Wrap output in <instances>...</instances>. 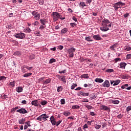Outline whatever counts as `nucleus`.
<instances>
[{
	"label": "nucleus",
	"instance_id": "nucleus-1",
	"mask_svg": "<svg viewBox=\"0 0 131 131\" xmlns=\"http://www.w3.org/2000/svg\"><path fill=\"white\" fill-rule=\"evenodd\" d=\"M101 23L102 26L100 27V30H101V31H108V30L111 28V23H110V21L107 19H104L101 21Z\"/></svg>",
	"mask_w": 131,
	"mask_h": 131
},
{
	"label": "nucleus",
	"instance_id": "nucleus-2",
	"mask_svg": "<svg viewBox=\"0 0 131 131\" xmlns=\"http://www.w3.org/2000/svg\"><path fill=\"white\" fill-rule=\"evenodd\" d=\"M51 16L52 17L53 21L54 22L58 21L59 19H60V20H64L65 19V17H62V15H60V14L58 12H53L51 14Z\"/></svg>",
	"mask_w": 131,
	"mask_h": 131
},
{
	"label": "nucleus",
	"instance_id": "nucleus-3",
	"mask_svg": "<svg viewBox=\"0 0 131 131\" xmlns=\"http://www.w3.org/2000/svg\"><path fill=\"white\" fill-rule=\"evenodd\" d=\"M50 117V116L47 115V114H43L37 118V120L39 121H47L48 118Z\"/></svg>",
	"mask_w": 131,
	"mask_h": 131
},
{
	"label": "nucleus",
	"instance_id": "nucleus-4",
	"mask_svg": "<svg viewBox=\"0 0 131 131\" xmlns=\"http://www.w3.org/2000/svg\"><path fill=\"white\" fill-rule=\"evenodd\" d=\"M76 51V49L72 47L70 49L68 50V53H69V57L70 58H73L74 57V52H75Z\"/></svg>",
	"mask_w": 131,
	"mask_h": 131
},
{
	"label": "nucleus",
	"instance_id": "nucleus-5",
	"mask_svg": "<svg viewBox=\"0 0 131 131\" xmlns=\"http://www.w3.org/2000/svg\"><path fill=\"white\" fill-rule=\"evenodd\" d=\"M15 37L16 38H20L22 39L25 38V34H24V33H19L15 34Z\"/></svg>",
	"mask_w": 131,
	"mask_h": 131
},
{
	"label": "nucleus",
	"instance_id": "nucleus-6",
	"mask_svg": "<svg viewBox=\"0 0 131 131\" xmlns=\"http://www.w3.org/2000/svg\"><path fill=\"white\" fill-rule=\"evenodd\" d=\"M16 112L18 113H20V114H26V113H28V112L25 110L24 108H21L16 111Z\"/></svg>",
	"mask_w": 131,
	"mask_h": 131
},
{
	"label": "nucleus",
	"instance_id": "nucleus-7",
	"mask_svg": "<svg viewBox=\"0 0 131 131\" xmlns=\"http://www.w3.org/2000/svg\"><path fill=\"white\" fill-rule=\"evenodd\" d=\"M102 86L103 88H110V82L108 80H105L102 84Z\"/></svg>",
	"mask_w": 131,
	"mask_h": 131
},
{
	"label": "nucleus",
	"instance_id": "nucleus-8",
	"mask_svg": "<svg viewBox=\"0 0 131 131\" xmlns=\"http://www.w3.org/2000/svg\"><path fill=\"white\" fill-rule=\"evenodd\" d=\"M120 83V80H117L116 81L113 80L111 81V84H113V85L115 86L119 84Z\"/></svg>",
	"mask_w": 131,
	"mask_h": 131
},
{
	"label": "nucleus",
	"instance_id": "nucleus-9",
	"mask_svg": "<svg viewBox=\"0 0 131 131\" xmlns=\"http://www.w3.org/2000/svg\"><path fill=\"white\" fill-rule=\"evenodd\" d=\"M50 121L52 125H56V119H55L53 116L50 117Z\"/></svg>",
	"mask_w": 131,
	"mask_h": 131
},
{
	"label": "nucleus",
	"instance_id": "nucleus-10",
	"mask_svg": "<svg viewBox=\"0 0 131 131\" xmlns=\"http://www.w3.org/2000/svg\"><path fill=\"white\" fill-rule=\"evenodd\" d=\"M93 38L95 40H102V38L99 35H93Z\"/></svg>",
	"mask_w": 131,
	"mask_h": 131
},
{
	"label": "nucleus",
	"instance_id": "nucleus-11",
	"mask_svg": "<svg viewBox=\"0 0 131 131\" xmlns=\"http://www.w3.org/2000/svg\"><path fill=\"white\" fill-rule=\"evenodd\" d=\"M15 84H16V81H13L12 82H9V83L8 84V86H9V88L12 89L14 88V86H15Z\"/></svg>",
	"mask_w": 131,
	"mask_h": 131
},
{
	"label": "nucleus",
	"instance_id": "nucleus-12",
	"mask_svg": "<svg viewBox=\"0 0 131 131\" xmlns=\"http://www.w3.org/2000/svg\"><path fill=\"white\" fill-rule=\"evenodd\" d=\"M32 106H35V107H37V104H38V101L37 100H33L31 102Z\"/></svg>",
	"mask_w": 131,
	"mask_h": 131
},
{
	"label": "nucleus",
	"instance_id": "nucleus-13",
	"mask_svg": "<svg viewBox=\"0 0 131 131\" xmlns=\"http://www.w3.org/2000/svg\"><path fill=\"white\" fill-rule=\"evenodd\" d=\"M48 22V21L47 20V19L46 18H43V19H40V23L42 25H46V24Z\"/></svg>",
	"mask_w": 131,
	"mask_h": 131
},
{
	"label": "nucleus",
	"instance_id": "nucleus-14",
	"mask_svg": "<svg viewBox=\"0 0 131 131\" xmlns=\"http://www.w3.org/2000/svg\"><path fill=\"white\" fill-rule=\"evenodd\" d=\"M68 32V28H64L62 29L61 31V34L63 35L65 34V33H67Z\"/></svg>",
	"mask_w": 131,
	"mask_h": 131
},
{
	"label": "nucleus",
	"instance_id": "nucleus-15",
	"mask_svg": "<svg viewBox=\"0 0 131 131\" xmlns=\"http://www.w3.org/2000/svg\"><path fill=\"white\" fill-rule=\"evenodd\" d=\"M100 108H101V110H104V111L109 110V107L106 105H101L100 106Z\"/></svg>",
	"mask_w": 131,
	"mask_h": 131
},
{
	"label": "nucleus",
	"instance_id": "nucleus-16",
	"mask_svg": "<svg viewBox=\"0 0 131 131\" xmlns=\"http://www.w3.org/2000/svg\"><path fill=\"white\" fill-rule=\"evenodd\" d=\"M80 8H81V9H83L84 7H86V5H85V3L84 2H80L79 5Z\"/></svg>",
	"mask_w": 131,
	"mask_h": 131
},
{
	"label": "nucleus",
	"instance_id": "nucleus-17",
	"mask_svg": "<svg viewBox=\"0 0 131 131\" xmlns=\"http://www.w3.org/2000/svg\"><path fill=\"white\" fill-rule=\"evenodd\" d=\"M95 81L96 82H99V83H102V82L104 81V80H103V79H101V78H97L95 79Z\"/></svg>",
	"mask_w": 131,
	"mask_h": 131
},
{
	"label": "nucleus",
	"instance_id": "nucleus-18",
	"mask_svg": "<svg viewBox=\"0 0 131 131\" xmlns=\"http://www.w3.org/2000/svg\"><path fill=\"white\" fill-rule=\"evenodd\" d=\"M16 92L17 93H22L23 92V88L21 86H18L16 88Z\"/></svg>",
	"mask_w": 131,
	"mask_h": 131
},
{
	"label": "nucleus",
	"instance_id": "nucleus-19",
	"mask_svg": "<svg viewBox=\"0 0 131 131\" xmlns=\"http://www.w3.org/2000/svg\"><path fill=\"white\" fill-rule=\"evenodd\" d=\"M52 81V79L51 78H48L46 79L45 81H42V83L45 84H48V83H50L51 81Z\"/></svg>",
	"mask_w": 131,
	"mask_h": 131
},
{
	"label": "nucleus",
	"instance_id": "nucleus-20",
	"mask_svg": "<svg viewBox=\"0 0 131 131\" xmlns=\"http://www.w3.org/2000/svg\"><path fill=\"white\" fill-rule=\"evenodd\" d=\"M125 66H126V63H125V62H121L120 64V68L125 69Z\"/></svg>",
	"mask_w": 131,
	"mask_h": 131
},
{
	"label": "nucleus",
	"instance_id": "nucleus-21",
	"mask_svg": "<svg viewBox=\"0 0 131 131\" xmlns=\"http://www.w3.org/2000/svg\"><path fill=\"white\" fill-rule=\"evenodd\" d=\"M26 120L25 119V118H22L20 120H18V123H19V124H24Z\"/></svg>",
	"mask_w": 131,
	"mask_h": 131
},
{
	"label": "nucleus",
	"instance_id": "nucleus-22",
	"mask_svg": "<svg viewBox=\"0 0 131 131\" xmlns=\"http://www.w3.org/2000/svg\"><path fill=\"white\" fill-rule=\"evenodd\" d=\"M62 114H63L64 116L68 117V116H70V115H71V113L68 111H66V112H63Z\"/></svg>",
	"mask_w": 131,
	"mask_h": 131
},
{
	"label": "nucleus",
	"instance_id": "nucleus-23",
	"mask_svg": "<svg viewBox=\"0 0 131 131\" xmlns=\"http://www.w3.org/2000/svg\"><path fill=\"white\" fill-rule=\"evenodd\" d=\"M116 48H117V44L115 43L112 45V46H111L110 47V49H111V50H113V51H115V49H116Z\"/></svg>",
	"mask_w": 131,
	"mask_h": 131
},
{
	"label": "nucleus",
	"instance_id": "nucleus-24",
	"mask_svg": "<svg viewBox=\"0 0 131 131\" xmlns=\"http://www.w3.org/2000/svg\"><path fill=\"white\" fill-rule=\"evenodd\" d=\"M119 100H116V99H113V100H112V103L113 104H119Z\"/></svg>",
	"mask_w": 131,
	"mask_h": 131
},
{
	"label": "nucleus",
	"instance_id": "nucleus-25",
	"mask_svg": "<svg viewBox=\"0 0 131 131\" xmlns=\"http://www.w3.org/2000/svg\"><path fill=\"white\" fill-rule=\"evenodd\" d=\"M66 76H62L61 78H60V80L63 82V83H66Z\"/></svg>",
	"mask_w": 131,
	"mask_h": 131
},
{
	"label": "nucleus",
	"instance_id": "nucleus-26",
	"mask_svg": "<svg viewBox=\"0 0 131 131\" xmlns=\"http://www.w3.org/2000/svg\"><path fill=\"white\" fill-rule=\"evenodd\" d=\"M80 77L81 78H89L90 77L88 74H85L81 75Z\"/></svg>",
	"mask_w": 131,
	"mask_h": 131
},
{
	"label": "nucleus",
	"instance_id": "nucleus-27",
	"mask_svg": "<svg viewBox=\"0 0 131 131\" xmlns=\"http://www.w3.org/2000/svg\"><path fill=\"white\" fill-rule=\"evenodd\" d=\"M25 68H26V69H28V70H31V69H32V68H33V67H28V66H27L23 67V72H24Z\"/></svg>",
	"mask_w": 131,
	"mask_h": 131
},
{
	"label": "nucleus",
	"instance_id": "nucleus-28",
	"mask_svg": "<svg viewBox=\"0 0 131 131\" xmlns=\"http://www.w3.org/2000/svg\"><path fill=\"white\" fill-rule=\"evenodd\" d=\"M35 20H39L40 19V14L38 13L36 16L34 17Z\"/></svg>",
	"mask_w": 131,
	"mask_h": 131
},
{
	"label": "nucleus",
	"instance_id": "nucleus-29",
	"mask_svg": "<svg viewBox=\"0 0 131 131\" xmlns=\"http://www.w3.org/2000/svg\"><path fill=\"white\" fill-rule=\"evenodd\" d=\"M24 31L25 32H28V33H30V32H31V29L28 27L26 29H24Z\"/></svg>",
	"mask_w": 131,
	"mask_h": 131
},
{
	"label": "nucleus",
	"instance_id": "nucleus-30",
	"mask_svg": "<svg viewBox=\"0 0 131 131\" xmlns=\"http://www.w3.org/2000/svg\"><path fill=\"white\" fill-rule=\"evenodd\" d=\"M113 5H114V6H123V5H124V4L122 2H118L115 4H114Z\"/></svg>",
	"mask_w": 131,
	"mask_h": 131
},
{
	"label": "nucleus",
	"instance_id": "nucleus-31",
	"mask_svg": "<svg viewBox=\"0 0 131 131\" xmlns=\"http://www.w3.org/2000/svg\"><path fill=\"white\" fill-rule=\"evenodd\" d=\"M89 97L90 99H91V100H93V99H96V95H95V94L94 93L90 94Z\"/></svg>",
	"mask_w": 131,
	"mask_h": 131
},
{
	"label": "nucleus",
	"instance_id": "nucleus-32",
	"mask_svg": "<svg viewBox=\"0 0 131 131\" xmlns=\"http://www.w3.org/2000/svg\"><path fill=\"white\" fill-rule=\"evenodd\" d=\"M80 108V106L79 105H73L72 107V109H79Z\"/></svg>",
	"mask_w": 131,
	"mask_h": 131
},
{
	"label": "nucleus",
	"instance_id": "nucleus-33",
	"mask_svg": "<svg viewBox=\"0 0 131 131\" xmlns=\"http://www.w3.org/2000/svg\"><path fill=\"white\" fill-rule=\"evenodd\" d=\"M40 104L42 105V106H45V105H47L48 104V101L46 100H42L40 102Z\"/></svg>",
	"mask_w": 131,
	"mask_h": 131
},
{
	"label": "nucleus",
	"instance_id": "nucleus-34",
	"mask_svg": "<svg viewBox=\"0 0 131 131\" xmlns=\"http://www.w3.org/2000/svg\"><path fill=\"white\" fill-rule=\"evenodd\" d=\"M55 62H56V60L55 58H51L49 61L50 64H53V63H55Z\"/></svg>",
	"mask_w": 131,
	"mask_h": 131
},
{
	"label": "nucleus",
	"instance_id": "nucleus-35",
	"mask_svg": "<svg viewBox=\"0 0 131 131\" xmlns=\"http://www.w3.org/2000/svg\"><path fill=\"white\" fill-rule=\"evenodd\" d=\"M85 39L87 41H93V40H92L91 36L85 37Z\"/></svg>",
	"mask_w": 131,
	"mask_h": 131
},
{
	"label": "nucleus",
	"instance_id": "nucleus-36",
	"mask_svg": "<svg viewBox=\"0 0 131 131\" xmlns=\"http://www.w3.org/2000/svg\"><path fill=\"white\" fill-rule=\"evenodd\" d=\"M14 56H21V52L20 51H16L14 53Z\"/></svg>",
	"mask_w": 131,
	"mask_h": 131
},
{
	"label": "nucleus",
	"instance_id": "nucleus-37",
	"mask_svg": "<svg viewBox=\"0 0 131 131\" xmlns=\"http://www.w3.org/2000/svg\"><path fill=\"white\" fill-rule=\"evenodd\" d=\"M31 75H32V73H26L24 75V77H28L30 76Z\"/></svg>",
	"mask_w": 131,
	"mask_h": 131
},
{
	"label": "nucleus",
	"instance_id": "nucleus-38",
	"mask_svg": "<svg viewBox=\"0 0 131 131\" xmlns=\"http://www.w3.org/2000/svg\"><path fill=\"white\" fill-rule=\"evenodd\" d=\"M58 93L63 91V87H62V86H58L57 88V90Z\"/></svg>",
	"mask_w": 131,
	"mask_h": 131
},
{
	"label": "nucleus",
	"instance_id": "nucleus-39",
	"mask_svg": "<svg viewBox=\"0 0 131 131\" xmlns=\"http://www.w3.org/2000/svg\"><path fill=\"white\" fill-rule=\"evenodd\" d=\"M114 70L113 69H107L106 70L105 72H107L108 73H111L112 72H114Z\"/></svg>",
	"mask_w": 131,
	"mask_h": 131
},
{
	"label": "nucleus",
	"instance_id": "nucleus-40",
	"mask_svg": "<svg viewBox=\"0 0 131 131\" xmlns=\"http://www.w3.org/2000/svg\"><path fill=\"white\" fill-rule=\"evenodd\" d=\"M84 106L86 107V108H88V109L89 110H91V109H92L93 108V106L90 105H86V104H85L84 105Z\"/></svg>",
	"mask_w": 131,
	"mask_h": 131
},
{
	"label": "nucleus",
	"instance_id": "nucleus-41",
	"mask_svg": "<svg viewBox=\"0 0 131 131\" xmlns=\"http://www.w3.org/2000/svg\"><path fill=\"white\" fill-rule=\"evenodd\" d=\"M77 85V84L76 83H73L71 85V89L72 90H74V88H76V86Z\"/></svg>",
	"mask_w": 131,
	"mask_h": 131
},
{
	"label": "nucleus",
	"instance_id": "nucleus-42",
	"mask_svg": "<svg viewBox=\"0 0 131 131\" xmlns=\"http://www.w3.org/2000/svg\"><path fill=\"white\" fill-rule=\"evenodd\" d=\"M34 57H35L34 54H31L29 57L30 60H33V59H34Z\"/></svg>",
	"mask_w": 131,
	"mask_h": 131
},
{
	"label": "nucleus",
	"instance_id": "nucleus-43",
	"mask_svg": "<svg viewBox=\"0 0 131 131\" xmlns=\"http://www.w3.org/2000/svg\"><path fill=\"white\" fill-rule=\"evenodd\" d=\"M6 79H7V77H6L4 76H0V81L1 80H6Z\"/></svg>",
	"mask_w": 131,
	"mask_h": 131
},
{
	"label": "nucleus",
	"instance_id": "nucleus-44",
	"mask_svg": "<svg viewBox=\"0 0 131 131\" xmlns=\"http://www.w3.org/2000/svg\"><path fill=\"white\" fill-rule=\"evenodd\" d=\"M127 86H128V84H125L121 86V89H126V88H127Z\"/></svg>",
	"mask_w": 131,
	"mask_h": 131
},
{
	"label": "nucleus",
	"instance_id": "nucleus-45",
	"mask_svg": "<svg viewBox=\"0 0 131 131\" xmlns=\"http://www.w3.org/2000/svg\"><path fill=\"white\" fill-rule=\"evenodd\" d=\"M61 122H62V120H59L58 122H56V124L55 125H56V126H59Z\"/></svg>",
	"mask_w": 131,
	"mask_h": 131
},
{
	"label": "nucleus",
	"instance_id": "nucleus-46",
	"mask_svg": "<svg viewBox=\"0 0 131 131\" xmlns=\"http://www.w3.org/2000/svg\"><path fill=\"white\" fill-rule=\"evenodd\" d=\"M39 33H40L39 31H35L34 32V34L37 36H39Z\"/></svg>",
	"mask_w": 131,
	"mask_h": 131
},
{
	"label": "nucleus",
	"instance_id": "nucleus-47",
	"mask_svg": "<svg viewBox=\"0 0 131 131\" xmlns=\"http://www.w3.org/2000/svg\"><path fill=\"white\" fill-rule=\"evenodd\" d=\"M38 14V13L36 11H33V12H32V15L33 16H34V17H35V16H36Z\"/></svg>",
	"mask_w": 131,
	"mask_h": 131
},
{
	"label": "nucleus",
	"instance_id": "nucleus-48",
	"mask_svg": "<svg viewBox=\"0 0 131 131\" xmlns=\"http://www.w3.org/2000/svg\"><path fill=\"white\" fill-rule=\"evenodd\" d=\"M60 103L61 105H64L65 104V99H61Z\"/></svg>",
	"mask_w": 131,
	"mask_h": 131
},
{
	"label": "nucleus",
	"instance_id": "nucleus-49",
	"mask_svg": "<svg viewBox=\"0 0 131 131\" xmlns=\"http://www.w3.org/2000/svg\"><path fill=\"white\" fill-rule=\"evenodd\" d=\"M77 96H84V92H79L77 93Z\"/></svg>",
	"mask_w": 131,
	"mask_h": 131
},
{
	"label": "nucleus",
	"instance_id": "nucleus-50",
	"mask_svg": "<svg viewBox=\"0 0 131 131\" xmlns=\"http://www.w3.org/2000/svg\"><path fill=\"white\" fill-rule=\"evenodd\" d=\"M113 7H114L115 11H118V9L120 8V7L117 6L116 5H114Z\"/></svg>",
	"mask_w": 131,
	"mask_h": 131
},
{
	"label": "nucleus",
	"instance_id": "nucleus-51",
	"mask_svg": "<svg viewBox=\"0 0 131 131\" xmlns=\"http://www.w3.org/2000/svg\"><path fill=\"white\" fill-rule=\"evenodd\" d=\"M70 26H71V27L73 28V27L76 26V23H71L70 24Z\"/></svg>",
	"mask_w": 131,
	"mask_h": 131
},
{
	"label": "nucleus",
	"instance_id": "nucleus-52",
	"mask_svg": "<svg viewBox=\"0 0 131 131\" xmlns=\"http://www.w3.org/2000/svg\"><path fill=\"white\" fill-rule=\"evenodd\" d=\"M45 28H46V26H44V25H41V26H40V27H39V29H40V30H42L45 29Z\"/></svg>",
	"mask_w": 131,
	"mask_h": 131
},
{
	"label": "nucleus",
	"instance_id": "nucleus-53",
	"mask_svg": "<svg viewBox=\"0 0 131 131\" xmlns=\"http://www.w3.org/2000/svg\"><path fill=\"white\" fill-rule=\"evenodd\" d=\"M39 2V5H43L45 1L43 0H38Z\"/></svg>",
	"mask_w": 131,
	"mask_h": 131
},
{
	"label": "nucleus",
	"instance_id": "nucleus-54",
	"mask_svg": "<svg viewBox=\"0 0 131 131\" xmlns=\"http://www.w3.org/2000/svg\"><path fill=\"white\" fill-rule=\"evenodd\" d=\"M115 62H120L121 61V59L120 58H117L115 59Z\"/></svg>",
	"mask_w": 131,
	"mask_h": 131
},
{
	"label": "nucleus",
	"instance_id": "nucleus-55",
	"mask_svg": "<svg viewBox=\"0 0 131 131\" xmlns=\"http://www.w3.org/2000/svg\"><path fill=\"white\" fill-rule=\"evenodd\" d=\"M38 24H39V23L37 20L35 21L33 23V25H34L35 26H37V25H38Z\"/></svg>",
	"mask_w": 131,
	"mask_h": 131
},
{
	"label": "nucleus",
	"instance_id": "nucleus-56",
	"mask_svg": "<svg viewBox=\"0 0 131 131\" xmlns=\"http://www.w3.org/2000/svg\"><path fill=\"white\" fill-rule=\"evenodd\" d=\"M101 125H96V126H95V128L96 129H100V128H101Z\"/></svg>",
	"mask_w": 131,
	"mask_h": 131
},
{
	"label": "nucleus",
	"instance_id": "nucleus-57",
	"mask_svg": "<svg viewBox=\"0 0 131 131\" xmlns=\"http://www.w3.org/2000/svg\"><path fill=\"white\" fill-rule=\"evenodd\" d=\"M58 73H60V74H61V73H63V74H64V73H66V70H63V71H59V72H58Z\"/></svg>",
	"mask_w": 131,
	"mask_h": 131
},
{
	"label": "nucleus",
	"instance_id": "nucleus-58",
	"mask_svg": "<svg viewBox=\"0 0 131 131\" xmlns=\"http://www.w3.org/2000/svg\"><path fill=\"white\" fill-rule=\"evenodd\" d=\"M89 126H88V124H85L83 126V129H85V128H88Z\"/></svg>",
	"mask_w": 131,
	"mask_h": 131
},
{
	"label": "nucleus",
	"instance_id": "nucleus-59",
	"mask_svg": "<svg viewBox=\"0 0 131 131\" xmlns=\"http://www.w3.org/2000/svg\"><path fill=\"white\" fill-rule=\"evenodd\" d=\"M82 102L83 103H88L89 102V100L86 99H84L83 100H82Z\"/></svg>",
	"mask_w": 131,
	"mask_h": 131
},
{
	"label": "nucleus",
	"instance_id": "nucleus-60",
	"mask_svg": "<svg viewBox=\"0 0 131 131\" xmlns=\"http://www.w3.org/2000/svg\"><path fill=\"white\" fill-rule=\"evenodd\" d=\"M21 104H24V105H26V104H27V101L25 100H23L21 101Z\"/></svg>",
	"mask_w": 131,
	"mask_h": 131
},
{
	"label": "nucleus",
	"instance_id": "nucleus-61",
	"mask_svg": "<svg viewBox=\"0 0 131 131\" xmlns=\"http://www.w3.org/2000/svg\"><path fill=\"white\" fill-rule=\"evenodd\" d=\"M128 16H129V13H126L124 14V18H127L128 17Z\"/></svg>",
	"mask_w": 131,
	"mask_h": 131
},
{
	"label": "nucleus",
	"instance_id": "nucleus-62",
	"mask_svg": "<svg viewBox=\"0 0 131 131\" xmlns=\"http://www.w3.org/2000/svg\"><path fill=\"white\" fill-rule=\"evenodd\" d=\"M127 59H131V54H127L126 55Z\"/></svg>",
	"mask_w": 131,
	"mask_h": 131
},
{
	"label": "nucleus",
	"instance_id": "nucleus-63",
	"mask_svg": "<svg viewBox=\"0 0 131 131\" xmlns=\"http://www.w3.org/2000/svg\"><path fill=\"white\" fill-rule=\"evenodd\" d=\"M63 48H64V47H63V46H59L58 47V49H59L60 51H61V50H63Z\"/></svg>",
	"mask_w": 131,
	"mask_h": 131
},
{
	"label": "nucleus",
	"instance_id": "nucleus-64",
	"mask_svg": "<svg viewBox=\"0 0 131 131\" xmlns=\"http://www.w3.org/2000/svg\"><path fill=\"white\" fill-rule=\"evenodd\" d=\"M91 3H92V0H87L86 1V4H89V5H90V4H91Z\"/></svg>",
	"mask_w": 131,
	"mask_h": 131
}]
</instances>
